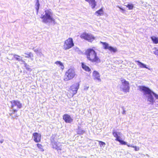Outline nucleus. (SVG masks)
Here are the masks:
<instances>
[{"instance_id": "37", "label": "nucleus", "mask_w": 158, "mask_h": 158, "mask_svg": "<svg viewBox=\"0 0 158 158\" xmlns=\"http://www.w3.org/2000/svg\"><path fill=\"white\" fill-rule=\"evenodd\" d=\"M99 10H102V9H100Z\"/></svg>"}, {"instance_id": "12", "label": "nucleus", "mask_w": 158, "mask_h": 158, "mask_svg": "<svg viewBox=\"0 0 158 158\" xmlns=\"http://www.w3.org/2000/svg\"><path fill=\"white\" fill-rule=\"evenodd\" d=\"M34 141L36 143L40 142L41 140V135L37 132H34L33 134Z\"/></svg>"}, {"instance_id": "32", "label": "nucleus", "mask_w": 158, "mask_h": 158, "mask_svg": "<svg viewBox=\"0 0 158 158\" xmlns=\"http://www.w3.org/2000/svg\"><path fill=\"white\" fill-rule=\"evenodd\" d=\"M132 148H134L135 150V151H138L139 150V148L136 146H133V147H132Z\"/></svg>"}, {"instance_id": "7", "label": "nucleus", "mask_w": 158, "mask_h": 158, "mask_svg": "<svg viewBox=\"0 0 158 158\" xmlns=\"http://www.w3.org/2000/svg\"><path fill=\"white\" fill-rule=\"evenodd\" d=\"M139 88L140 91H143L144 92V94H152L154 95L156 98L158 99V95L152 92L148 88L143 86H139Z\"/></svg>"}, {"instance_id": "25", "label": "nucleus", "mask_w": 158, "mask_h": 158, "mask_svg": "<svg viewBox=\"0 0 158 158\" xmlns=\"http://www.w3.org/2000/svg\"><path fill=\"white\" fill-rule=\"evenodd\" d=\"M14 58L16 60H18V61H22V60L21 59V57L20 56H19L16 55H14Z\"/></svg>"}, {"instance_id": "13", "label": "nucleus", "mask_w": 158, "mask_h": 158, "mask_svg": "<svg viewBox=\"0 0 158 158\" xmlns=\"http://www.w3.org/2000/svg\"><path fill=\"white\" fill-rule=\"evenodd\" d=\"M63 119L64 121L67 123H70L73 121L71 116L68 114H64L63 115Z\"/></svg>"}, {"instance_id": "34", "label": "nucleus", "mask_w": 158, "mask_h": 158, "mask_svg": "<svg viewBox=\"0 0 158 158\" xmlns=\"http://www.w3.org/2000/svg\"><path fill=\"white\" fill-rule=\"evenodd\" d=\"M84 131L83 130H81L80 131H79L78 134H82L83 133H84Z\"/></svg>"}, {"instance_id": "21", "label": "nucleus", "mask_w": 158, "mask_h": 158, "mask_svg": "<svg viewBox=\"0 0 158 158\" xmlns=\"http://www.w3.org/2000/svg\"><path fill=\"white\" fill-rule=\"evenodd\" d=\"M148 94L149 95V96L148 97V101L153 104L154 102V100L152 95V94Z\"/></svg>"}, {"instance_id": "15", "label": "nucleus", "mask_w": 158, "mask_h": 158, "mask_svg": "<svg viewBox=\"0 0 158 158\" xmlns=\"http://www.w3.org/2000/svg\"><path fill=\"white\" fill-rule=\"evenodd\" d=\"M85 1L88 2L89 5L91 6L92 9H94L97 5L96 2L95 0H85Z\"/></svg>"}, {"instance_id": "18", "label": "nucleus", "mask_w": 158, "mask_h": 158, "mask_svg": "<svg viewBox=\"0 0 158 158\" xmlns=\"http://www.w3.org/2000/svg\"><path fill=\"white\" fill-rule=\"evenodd\" d=\"M55 64L57 65H58V66L60 67V69L62 71L64 69V66L62 62L60 61H57L55 62Z\"/></svg>"}, {"instance_id": "22", "label": "nucleus", "mask_w": 158, "mask_h": 158, "mask_svg": "<svg viewBox=\"0 0 158 158\" xmlns=\"http://www.w3.org/2000/svg\"><path fill=\"white\" fill-rule=\"evenodd\" d=\"M25 57L27 58H31L33 56L32 53L31 52L25 53Z\"/></svg>"}, {"instance_id": "14", "label": "nucleus", "mask_w": 158, "mask_h": 158, "mask_svg": "<svg viewBox=\"0 0 158 158\" xmlns=\"http://www.w3.org/2000/svg\"><path fill=\"white\" fill-rule=\"evenodd\" d=\"M92 76L94 79L97 80L99 81H101L100 76L99 73L97 71H94L93 73Z\"/></svg>"}, {"instance_id": "28", "label": "nucleus", "mask_w": 158, "mask_h": 158, "mask_svg": "<svg viewBox=\"0 0 158 158\" xmlns=\"http://www.w3.org/2000/svg\"><path fill=\"white\" fill-rule=\"evenodd\" d=\"M96 15L100 16L102 15L103 14V10H97L95 13Z\"/></svg>"}, {"instance_id": "16", "label": "nucleus", "mask_w": 158, "mask_h": 158, "mask_svg": "<svg viewBox=\"0 0 158 158\" xmlns=\"http://www.w3.org/2000/svg\"><path fill=\"white\" fill-rule=\"evenodd\" d=\"M52 145L53 148L56 149L57 151L61 150H62L61 146L59 145L56 142H52Z\"/></svg>"}, {"instance_id": "8", "label": "nucleus", "mask_w": 158, "mask_h": 158, "mask_svg": "<svg viewBox=\"0 0 158 158\" xmlns=\"http://www.w3.org/2000/svg\"><path fill=\"white\" fill-rule=\"evenodd\" d=\"M74 46L73 40L71 38H69L64 41L63 45L64 50L69 49Z\"/></svg>"}, {"instance_id": "4", "label": "nucleus", "mask_w": 158, "mask_h": 158, "mask_svg": "<svg viewBox=\"0 0 158 158\" xmlns=\"http://www.w3.org/2000/svg\"><path fill=\"white\" fill-rule=\"evenodd\" d=\"M10 102L11 103V108L12 109L10 110L9 115L13 118H16L18 116L17 113L18 110L14 108L16 106L17 109H21L23 106L22 104L20 101L17 100H12L10 101Z\"/></svg>"}, {"instance_id": "36", "label": "nucleus", "mask_w": 158, "mask_h": 158, "mask_svg": "<svg viewBox=\"0 0 158 158\" xmlns=\"http://www.w3.org/2000/svg\"><path fill=\"white\" fill-rule=\"evenodd\" d=\"M3 141V140H2L0 141V143H2Z\"/></svg>"}, {"instance_id": "33", "label": "nucleus", "mask_w": 158, "mask_h": 158, "mask_svg": "<svg viewBox=\"0 0 158 158\" xmlns=\"http://www.w3.org/2000/svg\"><path fill=\"white\" fill-rule=\"evenodd\" d=\"M154 53L155 55L158 56V49H157L154 51Z\"/></svg>"}, {"instance_id": "26", "label": "nucleus", "mask_w": 158, "mask_h": 158, "mask_svg": "<svg viewBox=\"0 0 158 158\" xmlns=\"http://www.w3.org/2000/svg\"><path fill=\"white\" fill-rule=\"evenodd\" d=\"M40 4L39 0H36V2L35 4V8L36 10H38L39 9Z\"/></svg>"}, {"instance_id": "20", "label": "nucleus", "mask_w": 158, "mask_h": 158, "mask_svg": "<svg viewBox=\"0 0 158 158\" xmlns=\"http://www.w3.org/2000/svg\"><path fill=\"white\" fill-rule=\"evenodd\" d=\"M135 62L137 63V64L140 68H147L146 65L141 63L139 60H135Z\"/></svg>"}, {"instance_id": "5", "label": "nucleus", "mask_w": 158, "mask_h": 158, "mask_svg": "<svg viewBox=\"0 0 158 158\" xmlns=\"http://www.w3.org/2000/svg\"><path fill=\"white\" fill-rule=\"evenodd\" d=\"M79 83L77 82L70 86L67 94L69 98L72 97L74 95L77 93V91L79 88Z\"/></svg>"}, {"instance_id": "11", "label": "nucleus", "mask_w": 158, "mask_h": 158, "mask_svg": "<svg viewBox=\"0 0 158 158\" xmlns=\"http://www.w3.org/2000/svg\"><path fill=\"white\" fill-rule=\"evenodd\" d=\"M121 81L123 86V90L125 92H128L130 89L129 82L125 79H123Z\"/></svg>"}, {"instance_id": "1", "label": "nucleus", "mask_w": 158, "mask_h": 158, "mask_svg": "<svg viewBox=\"0 0 158 158\" xmlns=\"http://www.w3.org/2000/svg\"><path fill=\"white\" fill-rule=\"evenodd\" d=\"M85 55L87 59L91 62L97 64L101 63L100 58L97 55V52L93 48H89L85 52Z\"/></svg>"}, {"instance_id": "23", "label": "nucleus", "mask_w": 158, "mask_h": 158, "mask_svg": "<svg viewBox=\"0 0 158 158\" xmlns=\"http://www.w3.org/2000/svg\"><path fill=\"white\" fill-rule=\"evenodd\" d=\"M100 43L102 44L103 47V48L104 49H108L109 46V45L106 42H101Z\"/></svg>"}, {"instance_id": "35", "label": "nucleus", "mask_w": 158, "mask_h": 158, "mask_svg": "<svg viewBox=\"0 0 158 158\" xmlns=\"http://www.w3.org/2000/svg\"><path fill=\"white\" fill-rule=\"evenodd\" d=\"M127 146L128 147H131L132 148V147H133V145L130 144H127Z\"/></svg>"}, {"instance_id": "19", "label": "nucleus", "mask_w": 158, "mask_h": 158, "mask_svg": "<svg viewBox=\"0 0 158 158\" xmlns=\"http://www.w3.org/2000/svg\"><path fill=\"white\" fill-rule=\"evenodd\" d=\"M151 39L154 44H156L158 43V37L153 36L151 37Z\"/></svg>"}, {"instance_id": "24", "label": "nucleus", "mask_w": 158, "mask_h": 158, "mask_svg": "<svg viewBox=\"0 0 158 158\" xmlns=\"http://www.w3.org/2000/svg\"><path fill=\"white\" fill-rule=\"evenodd\" d=\"M37 147L39 148L40 151L43 152L44 151L43 148V146L40 143H38L36 144Z\"/></svg>"}, {"instance_id": "30", "label": "nucleus", "mask_w": 158, "mask_h": 158, "mask_svg": "<svg viewBox=\"0 0 158 158\" xmlns=\"http://www.w3.org/2000/svg\"><path fill=\"white\" fill-rule=\"evenodd\" d=\"M22 62L24 64V66L25 67L26 69L27 70H30V68L29 65H28L24 61L22 60Z\"/></svg>"}, {"instance_id": "17", "label": "nucleus", "mask_w": 158, "mask_h": 158, "mask_svg": "<svg viewBox=\"0 0 158 158\" xmlns=\"http://www.w3.org/2000/svg\"><path fill=\"white\" fill-rule=\"evenodd\" d=\"M81 67L86 72H89L91 71L90 68L84 63H81Z\"/></svg>"}, {"instance_id": "10", "label": "nucleus", "mask_w": 158, "mask_h": 158, "mask_svg": "<svg viewBox=\"0 0 158 158\" xmlns=\"http://www.w3.org/2000/svg\"><path fill=\"white\" fill-rule=\"evenodd\" d=\"M80 37L82 39H84L89 41H91L94 39V37L92 35L85 32L82 33L80 35Z\"/></svg>"}, {"instance_id": "27", "label": "nucleus", "mask_w": 158, "mask_h": 158, "mask_svg": "<svg viewBox=\"0 0 158 158\" xmlns=\"http://www.w3.org/2000/svg\"><path fill=\"white\" fill-rule=\"evenodd\" d=\"M108 50H109L110 52H115L117 51L116 48H114L111 46H109Z\"/></svg>"}, {"instance_id": "6", "label": "nucleus", "mask_w": 158, "mask_h": 158, "mask_svg": "<svg viewBox=\"0 0 158 158\" xmlns=\"http://www.w3.org/2000/svg\"><path fill=\"white\" fill-rule=\"evenodd\" d=\"M76 75L74 70L72 68L69 69L65 72L63 80L64 81H69L74 78Z\"/></svg>"}, {"instance_id": "3", "label": "nucleus", "mask_w": 158, "mask_h": 158, "mask_svg": "<svg viewBox=\"0 0 158 158\" xmlns=\"http://www.w3.org/2000/svg\"><path fill=\"white\" fill-rule=\"evenodd\" d=\"M10 102L11 103V108L12 109L10 110L9 115L13 118H16L18 116L17 113L18 110L14 108L16 106L17 109H21L23 106L22 104L20 101L17 100H12L10 101Z\"/></svg>"}, {"instance_id": "31", "label": "nucleus", "mask_w": 158, "mask_h": 158, "mask_svg": "<svg viewBox=\"0 0 158 158\" xmlns=\"http://www.w3.org/2000/svg\"><path fill=\"white\" fill-rule=\"evenodd\" d=\"M98 142L99 144L100 147H102L106 144V143L105 142H102V141H98Z\"/></svg>"}, {"instance_id": "2", "label": "nucleus", "mask_w": 158, "mask_h": 158, "mask_svg": "<svg viewBox=\"0 0 158 158\" xmlns=\"http://www.w3.org/2000/svg\"><path fill=\"white\" fill-rule=\"evenodd\" d=\"M37 14L42 19V22L45 23L55 22V19L52 17V13L49 10H37Z\"/></svg>"}, {"instance_id": "29", "label": "nucleus", "mask_w": 158, "mask_h": 158, "mask_svg": "<svg viewBox=\"0 0 158 158\" xmlns=\"http://www.w3.org/2000/svg\"><path fill=\"white\" fill-rule=\"evenodd\" d=\"M129 9L131 10L133 9V5L132 4L129 3L126 6Z\"/></svg>"}, {"instance_id": "9", "label": "nucleus", "mask_w": 158, "mask_h": 158, "mask_svg": "<svg viewBox=\"0 0 158 158\" xmlns=\"http://www.w3.org/2000/svg\"><path fill=\"white\" fill-rule=\"evenodd\" d=\"M112 134L116 138L115 139L116 141H118L121 144L124 145L127 144L126 142L121 139V138L118 135V133L117 132L113 131Z\"/></svg>"}]
</instances>
